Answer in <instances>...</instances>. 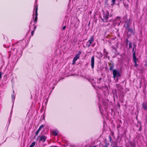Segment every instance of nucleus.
Listing matches in <instances>:
<instances>
[{"mask_svg": "<svg viewBox=\"0 0 147 147\" xmlns=\"http://www.w3.org/2000/svg\"><path fill=\"white\" fill-rule=\"evenodd\" d=\"M109 16V13L107 11L106 12H104L103 15V17H101L102 20L103 22H106L108 21V20Z\"/></svg>", "mask_w": 147, "mask_h": 147, "instance_id": "obj_1", "label": "nucleus"}, {"mask_svg": "<svg viewBox=\"0 0 147 147\" xmlns=\"http://www.w3.org/2000/svg\"><path fill=\"white\" fill-rule=\"evenodd\" d=\"M47 138V137L45 136L42 135L40 137L39 140V141H42L43 142H45Z\"/></svg>", "mask_w": 147, "mask_h": 147, "instance_id": "obj_6", "label": "nucleus"}, {"mask_svg": "<svg viewBox=\"0 0 147 147\" xmlns=\"http://www.w3.org/2000/svg\"><path fill=\"white\" fill-rule=\"evenodd\" d=\"M65 27H66L65 26H63V27L62 29V30H64L65 29Z\"/></svg>", "mask_w": 147, "mask_h": 147, "instance_id": "obj_30", "label": "nucleus"}, {"mask_svg": "<svg viewBox=\"0 0 147 147\" xmlns=\"http://www.w3.org/2000/svg\"><path fill=\"white\" fill-rule=\"evenodd\" d=\"M34 30H33L31 32L32 36L34 34Z\"/></svg>", "mask_w": 147, "mask_h": 147, "instance_id": "obj_27", "label": "nucleus"}, {"mask_svg": "<svg viewBox=\"0 0 147 147\" xmlns=\"http://www.w3.org/2000/svg\"><path fill=\"white\" fill-rule=\"evenodd\" d=\"M127 29H128L129 31L131 32H133V30L131 28H129V27Z\"/></svg>", "mask_w": 147, "mask_h": 147, "instance_id": "obj_16", "label": "nucleus"}, {"mask_svg": "<svg viewBox=\"0 0 147 147\" xmlns=\"http://www.w3.org/2000/svg\"><path fill=\"white\" fill-rule=\"evenodd\" d=\"M109 0H105V3H107V2Z\"/></svg>", "mask_w": 147, "mask_h": 147, "instance_id": "obj_32", "label": "nucleus"}, {"mask_svg": "<svg viewBox=\"0 0 147 147\" xmlns=\"http://www.w3.org/2000/svg\"><path fill=\"white\" fill-rule=\"evenodd\" d=\"M32 21H31V22H30V24H31L32 23Z\"/></svg>", "mask_w": 147, "mask_h": 147, "instance_id": "obj_40", "label": "nucleus"}, {"mask_svg": "<svg viewBox=\"0 0 147 147\" xmlns=\"http://www.w3.org/2000/svg\"><path fill=\"white\" fill-rule=\"evenodd\" d=\"M35 142H34L31 144V145H30L29 147H33L35 145Z\"/></svg>", "mask_w": 147, "mask_h": 147, "instance_id": "obj_14", "label": "nucleus"}, {"mask_svg": "<svg viewBox=\"0 0 147 147\" xmlns=\"http://www.w3.org/2000/svg\"><path fill=\"white\" fill-rule=\"evenodd\" d=\"M94 57L93 56L91 58V66L92 69H93L94 67Z\"/></svg>", "mask_w": 147, "mask_h": 147, "instance_id": "obj_7", "label": "nucleus"}, {"mask_svg": "<svg viewBox=\"0 0 147 147\" xmlns=\"http://www.w3.org/2000/svg\"><path fill=\"white\" fill-rule=\"evenodd\" d=\"M40 131V130L38 129L37 130L35 133V134L36 136L38 135V133Z\"/></svg>", "mask_w": 147, "mask_h": 147, "instance_id": "obj_19", "label": "nucleus"}, {"mask_svg": "<svg viewBox=\"0 0 147 147\" xmlns=\"http://www.w3.org/2000/svg\"><path fill=\"white\" fill-rule=\"evenodd\" d=\"M94 36H92L89 40L87 42L86 45L88 47H89L91 45V44L94 41Z\"/></svg>", "mask_w": 147, "mask_h": 147, "instance_id": "obj_4", "label": "nucleus"}, {"mask_svg": "<svg viewBox=\"0 0 147 147\" xmlns=\"http://www.w3.org/2000/svg\"><path fill=\"white\" fill-rule=\"evenodd\" d=\"M36 28V26H34V29H35V28Z\"/></svg>", "mask_w": 147, "mask_h": 147, "instance_id": "obj_36", "label": "nucleus"}, {"mask_svg": "<svg viewBox=\"0 0 147 147\" xmlns=\"http://www.w3.org/2000/svg\"><path fill=\"white\" fill-rule=\"evenodd\" d=\"M126 42L127 44H128V43H129V41L127 39H126Z\"/></svg>", "mask_w": 147, "mask_h": 147, "instance_id": "obj_24", "label": "nucleus"}, {"mask_svg": "<svg viewBox=\"0 0 147 147\" xmlns=\"http://www.w3.org/2000/svg\"><path fill=\"white\" fill-rule=\"evenodd\" d=\"M142 107L145 110H147V103L146 102L143 103L142 105Z\"/></svg>", "mask_w": 147, "mask_h": 147, "instance_id": "obj_9", "label": "nucleus"}, {"mask_svg": "<svg viewBox=\"0 0 147 147\" xmlns=\"http://www.w3.org/2000/svg\"><path fill=\"white\" fill-rule=\"evenodd\" d=\"M53 134L55 136H57L58 134V132L57 131H54L53 132Z\"/></svg>", "mask_w": 147, "mask_h": 147, "instance_id": "obj_12", "label": "nucleus"}, {"mask_svg": "<svg viewBox=\"0 0 147 147\" xmlns=\"http://www.w3.org/2000/svg\"><path fill=\"white\" fill-rule=\"evenodd\" d=\"M1 73H0V79L1 78Z\"/></svg>", "mask_w": 147, "mask_h": 147, "instance_id": "obj_33", "label": "nucleus"}, {"mask_svg": "<svg viewBox=\"0 0 147 147\" xmlns=\"http://www.w3.org/2000/svg\"><path fill=\"white\" fill-rule=\"evenodd\" d=\"M100 55L101 57H102V56H103V55H102V53H100Z\"/></svg>", "mask_w": 147, "mask_h": 147, "instance_id": "obj_29", "label": "nucleus"}, {"mask_svg": "<svg viewBox=\"0 0 147 147\" xmlns=\"http://www.w3.org/2000/svg\"><path fill=\"white\" fill-rule=\"evenodd\" d=\"M114 65H111L110 67H109V69L110 70H112L114 68Z\"/></svg>", "mask_w": 147, "mask_h": 147, "instance_id": "obj_15", "label": "nucleus"}, {"mask_svg": "<svg viewBox=\"0 0 147 147\" xmlns=\"http://www.w3.org/2000/svg\"><path fill=\"white\" fill-rule=\"evenodd\" d=\"M124 26L126 28H128L130 27V25L127 23H126V24L124 25Z\"/></svg>", "mask_w": 147, "mask_h": 147, "instance_id": "obj_11", "label": "nucleus"}, {"mask_svg": "<svg viewBox=\"0 0 147 147\" xmlns=\"http://www.w3.org/2000/svg\"><path fill=\"white\" fill-rule=\"evenodd\" d=\"M128 45L129 46V49H130L132 48V45L130 41H129V43H128Z\"/></svg>", "mask_w": 147, "mask_h": 147, "instance_id": "obj_17", "label": "nucleus"}, {"mask_svg": "<svg viewBox=\"0 0 147 147\" xmlns=\"http://www.w3.org/2000/svg\"><path fill=\"white\" fill-rule=\"evenodd\" d=\"M79 56H78V55H76L75 57H74L73 59L76 61L79 58Z\"/></svg>", "mask_w": 147, "mask_h": 147, "instance_id": "obj_13", "label": "nucleus"}, {"mask_svg": "<svg viewBox=\"0 0 147 147\" xmlns=\"http://www.w3.org/2000/svg\"><path fill=\"white\" fill-rule=\"evenodd\" d=\"M133 58L134 59V62H137L138 61V59L136 58L135 55V52L134 51L133 54Z\"/></svg>", "mask_w": 147, "mask_h": 147, "instance_id": "obj_8", "label": "nucleus"}, {"mask_svg": "<svg viewBox=\"0 0 147 147\" xmlns=\"http://www.w3.org/2000/svg\"><path fill=\"white\" fill-rule=\"evenodd\" d=\"M115 1L116 0H112L111 2L112 5H113L115 4Z\"/></svg>", "mask_w": 147, "mask_h": 147, "instance_id": "obj_20", "label": "nucleus"}, {"mask_svg": "<svg viewBox=\"0 0 147 147\" xmlns=\"http://www.w3.org/2000/svg\"><path fill=\"white\" fill-rule=\"evenodd\" d=\"M44 127V125H42L40 126L38 129L40 130L42 128Z\"/></svg>", "mask_w": 147, "mask_h": 147, "instance_id": "obj_18", "label": "nucleus"}, {"mask_svg": "<svg viewBox=\"0 0 147 147\" xmlns=\"http://www.w3.org/2000/svg\"><path fill=\"white\" fill-rule=\"evenodd\" d=\"M37 11H38V7L37 6H36V9H35V16L34 17V14H33V19L34 21V22L35 23H36L37 20V16H38V13H37Z\"/></svg>", "mask_w": 147, "mask_h": 147, "instance_id": "obj_3", "label": "nucleus"}, {"mask_svg": "<svg viewBox=\"0 0 147 147\" xmlns=\"http://www.w3.org/2000/svg\"><path fill=\"white\" fill-rule=\"evenodd\" d=\"M111 145H112V146H113V143H112V144Z\"/></svg>", "mask_w": 147, "mask_h": 147, "instance_id": "obj_41", "label": "nucleus"}, {"mask_svg": "<svg viewBox=\"0 0 147 147\" xmlns=\"http://www.w3.org/2000/svg\"><path fill=\"white\" fill-rule=\"evenodd\" d=\"M109 54L107 52V51L105 49H104L103 50V55L105 57V58H108L109 59V56H108V55Z\"/></svg>", "mask_w": 147, "mask_h": 147, "instance_id": "obj_5", "label": "nucleus"}, {"mask_svg": "<svg viewBox=\"0 0 147 147\" xmlns=\"http://www.w3.org/2000/svg\"><path fill=\"white\" fill-rule=\"evenodd\" d=\"M122 0H120V1H122Z\"/></svg>", "mask_w": 147, "mask_h": 147, "instance_id": "obj_42", "label": "nucleus"}, {"mask_svg": "<svg viewBox=\"0 0 147 147\" xmlns=\"http://www.w3.org/2000/svg\"><path fill=\"white\" fill-rule=\"evenodd\" d=\"M109 138L110 139V141L111 142V136H109Z\"/></svg>", "mask_w": 147, "mask_h": 147, "instance_id": "obj_25", "label": "nucleus"}, {"mask_svg": "<svg viewBox=\"0 0 147 147\" xmlns=\"http://www.w3.org/2000/svg\"><path fill=\"white\" fill-rule=\"evenodd\" d=\"M135 63V65L134 66L135 67H136L138 66V65H137V62H134Z\"/></svg>", "mask_w": 147, "mask_h": 147, "instance_id": "obj_23", "label": "nucleus"}, {"mask_svg": "<svg viewBox=\"0 0 147 147\" xmlns=\"http://www.w3.org/2000/svg\"><path fill=\"white\" fill-rule=\"evenodd\" d=\"M113 77L115 79L117 77H119L121 76V75L118 70L115 69H114L113 71Z\"/></svg>", "mask_w": 147, "mask_h": 147, "instance_id": "obj_2", "label": "nucleus"}, {"mask_svg": "<svg viewBox=\"0 0 147 147\" xmlns=\"http://www.w3.org/2000/svg\"><path fill=\"white\" fill-rule=\"evenodd\" d=\"M109 25H110V23H108L107 25L109 26Z\"/></svg>", "mask_w": 147, "mask_h": 147, "instance_id": "obj_37", "label": "nucleus"}, {"mask_svg": "<svg viewBox=\"0 0 147 147\" xmlns=\"http://www.w3.org/2000/svg\"><path fill=\"white\" fill-rule=\"evenodd\" d=\"M146 63L145 65V66L147 67V60L146 61Z\"/></svg>", "mask_w": 147, "mask_h": 147, "instance_id": "obj_31", "label": "nucleus"}, {"mask_svg": "<svg viewBox=\"0 0 147 147\" xmlns=\"http://www.w3.org/2000/svg\"><path fill=\"white\" fill-rule=\"evenodd\" d=\"M15 98V96H14V95H12V98L13 99H14Z\"/></svg>", "mask_w": 147, "mask_h": 147, "instance_id": "obj_28", "label": "nucleus"}, {"mask_svg": "<svg viewBox=\"0 0 147 147\" xmlns=\"http://www.w3.org/2000/svg\"><path fill=\"white\" fill-rule=\"evenodd\" d=\"M103 147H108V145L106 144Z\"/></svg>", "mask_w": 147, "mask_h": 147, "instance_id": "obj_26", "label": "nucleus"}, {"mask_svg": "<svg viewBox=\"0 0 147 147\" xmlns=\"http://www.w3.org/2000/svg\"><path fill=\"white\" fill-rule=\"evenodd\" d=\"M116 80L117 81H118V78H116Z\"/></svg>", "mask_w": 147, "mask_h": 147, "instance_id": "obj_39", "label": "nucleus"}, {"mask_svg": "<svg viewBox=\"0 0 147 147\" xmlns=\"http://www.w3.org/2000/svg\"><path fill=\"white\" fill-rule=\"evenodd\" d=\"M134 48H133V49L132 51H134H134H135V52H136L135 51H134Z\"/></svg>", "mask_w": 147, "mask_h": 147, "instance_id": "obj_34", "label": "nucleus"}, {"mask_svg": "<svg viewBox=\"0 0 147 147\" xmlns=\"http://www.w3.org/2000/svg\"><path fill=\"white\" fill-rule=\"evenodd\" d=\"M76 61L74 60L73 59V62H72V64L73 65L75 64Z\"/></svg>", "mask_w": 147, "mask_h": 147, "instance_id": "obj_22", "label": "nucleus"}, {"mask_svg": "<svg viewBox=\"0 0 147 147\" xmlns=\"http://www.w3.org/2000/svg\"><path fill=\"white\" fill-rule=\"evenodd\" d=\"M113 49H114L115 50H116V49L115 48H113Z\"/></svg>", "mask_w": 147, "mask_h": 147, "instance_id": "obj_38", "label": "nucleus"}, {"mask_svg": "<svg viewBox=\"0 0 147 147\" xmlns=\"http://www.w3.org/2000/svg\"><path fill=\"white\" fill-rule=\"evenodd\" d=\"M129 143L130 146L132 147H134L135 146L136 144L135 142H129Z\"/></svg>", "mask_w": 147, "mask_h": 147, "instance_id": "obj_10", "label": "nucleus"}, {"mask_svg": "<svg viewBox=\"0 0 147 147\" xmlns=\"http://www.w3.org/2000/svg\"><path fill=\"white\" fill-rule=\"evenodd\" d=\"M81 51H79L78 52V54L76 55H78V56H80V55L81 54Z\"/></svg>", "mask_w": 147, "mask_h": 147, "instance_id": "obj_21", "label": "nucleus"}, {"mask_svg": "<svg viewBox=\"0 0 147 147\" xmlns=\"http://www.w3.org/2000/svg\"><path fill=\"white\" fill-rule=\"evenodd\" d=\"M89 147H96V146H93L92 147L90 146Z\"/></svg>", "mask_w": 147, "mask_h": 147, "instance_id": "obj_35", "label": "nucleus"}]
</instances>
